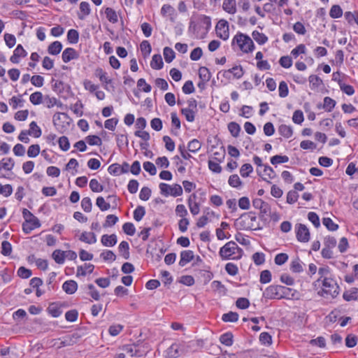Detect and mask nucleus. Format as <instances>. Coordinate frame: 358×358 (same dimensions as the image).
I'll return each mask as SVG.
<instances>
[{"label": "nucleus", "mask_w": 358, "mask_h": 358, "mask_svg": "<svg viewBox=\"0 0 358 358\" xmlns=\"http://www.w3.org/2000/svg\"><path fill=\"white\" fill-rule=\"evenodd\" d=\"M201 148V143L197 139H193L189 142L187 149L191 152H196Z\"/></svg>", "instance_id": "nucleus-42"}, {"label": "nucleus", "mask_w": 358, "mask_h": 358, "mask_svg": "<svg viewBox=\"0 0 358 358\" xmlns=\"http://www.w3.org/2000/svg\"><path fill=\"white\" fill-rule=\"evenodd\" d=\"M220 341L226 346H231L233 345V335L230 332L225 333L220 336Z\"/></svg>", "instance_id": "nucleus-37"}, {"label": "nucleus", "mask_w": 358, "mask_h": 358, "mask_svg": "<svg viewBox=\"0 0 358 358\" xmlns=\"http://www.w3.org/2000/svg\"><path fill=\"white\" fill-rule=\"evenodd\" d=\"M243 250L234 241L227 243L220 250L219 254L223 259L237 260L241 258Z\"/></svg>", "instance_id": "nucleus-1"}, {"label": "nucleus", "mask_w": 358, "mask_h": 358, "mask_svg": "<svg viewBox=\"0 0 358 358\" xmlns=\"http://www.w3.org/2000/svg\"><path fill=\"white\" fill-rule=\"evenodd\" d=\"M263 173H261L260 171H258L259 172V174L262 176H265L266 178H264V180H266L267 178L268 179H273L276 177V173L274 171V170L269 166L265 165L263 166Z\"/></svg>", "instance_id": "nucleus-29"}, {"label": "nucleus", "mask_w": 358, "mask_h": 358, "mask_svg": "<svg viewBox=\"0 0 358 358\" xmlns=\"http://www.w3.org/2000/svg\"><path fill=\"white\" fill-rule=\"evenodd\" d=\"M213 211H208L206 215L201 216L196 222V226L199 228L203 227L208 222L209 217L214 216Z\"/></svg>", "instance_id": "nucleus-35"}, {"label": "nucleus", "mask_w": 358, "mask_h": 358, "mask_svg": "<svg viewBox=\"0 0 358 358\" xmlns=\"http://www.w3.org/2000/svg\"><path fill=\"white\" fill-rule=\"evenodd\" d=\"M78 57V53L77 51L72 48H66L62 55V60L64 63H68L71 60L77 59Z\"/></svg>", "instance_id": "nucleus-12"}, {"label": "nucleus", "mask_w": 358, "mask_h": 358, "mask_svg": "<svg viewBox=\"0 0 358 358\" xmlns=\"http://www.w3.org/2000/svg\"><path fill=\"white\" fill-rule=\"evenodd\" d=\"M252 170L253 168L251 164H244L240 169V173L242 177L245 178L249 176L250 173L252 171Z\"/></svg>", "instance_id": "nucleus-64"}, {"label": "nucleus", "mask_w": 358, "mask_h": 358, "mask_svg": "<svg viewBox=\"0 0 358 358\" xmlns=\"http://www.w3.org/2000/svg\"><path fill=\"white\" fill-rule=\"evenodd\" d=\"M161 14L164 17L169 16L171 20L174 21L176 10L171 5L164 4L161 8Z\"/></svg>", "instance_id": "nucleus-24"}, {"label": "nucleus", "mask_w": 358, "mask_h": 358, "mask_svg": "<svg viewBox=\"0 0 358 358\" xmlns=\"http://www.w3.org/2000/svg\"><path fill=\"white\" fill-rule=\"evenodd\" d=\"M122 230L126 234L129 236H133L136 232L135 227L131 222L124 223L122 226Z\"/></svg>", "instance_id": "nucleus-56"}, {"label": "nucleus", "mask_w": 358, "mask_h": 358, "mask_svg": "<svg viewBox=\"0 0 358 358\" xmlns=\"http://www.w3.org/2000/svg\"><path fill=\"white\" fill-rule=\"evenodd\" d=\"M194 252L192 250H184L180 252L179 265L182 267L190 262L194 259Z\"/></svg>", "instance_id": "nucleus-14"}, {"label": "nucleus", "mask_w": 358, "mask_h": 358, "mask_svg": "<svg viewBox=\"0 0 358 358\" xmlns=\"http://www.w3.org/2000/svg\"><path fill=\"white\" fill-rule=\"evenodd\" d=\"M289 161V157L286 155H275L271 158V163L273 165L286 163Z\"/></svg>", "instance_id": "nucleus-49"}, {"label": "nucleus", "mask_w": 358, "mask_h": 358, "mask_svg": "<svg viewBox=\"0 0 358 358\" xmlns=\"http://www.w3.org/2000/svg\"><path fill=\"white\" fill-rule=\"evenodd\" d=\"M228 129L234 137H237L241 131V127L236 122H231L228 124Z\"/></svg>", "instance_id": "nucleus-50"}, {"label": "nucleus", "mask_w": 358, "mask_h": 358, "mask_svg": "<svg viewBox=\"0 0 358 358\" xmlns=\"http://www.w3.org/2000/svg\"><path fill=\"white\" fill-rule=\"evenodd\" d=\"M47 311L53 317H58L62 313L60 307L55 303H50L49 305L47 308Z\"/></svg>", "instance_id": "nucleus-28"}, {"label": "nucleus", "mask_w": 358, "mask_h": 358, "mask_svg": "<svg viewBox=\"0 0 358 358\" xmlns=\"http://www.w3.org/2000/svg\"><path fill=\"white\" fill-rule=\"evenodd\" d=\"M68 119L67 114L64 113H57L53 115V124L57 129L60 128V122Z\"/></svg>", "instance_id": "nucleus-34"}, {"label": "nucleus", "mask_w": 358, "mask_h": 358, "mask_svg": "<svg viewBox=\"0 0 358 358\" xmlns=\"http://www.w3.org/2000/svg\"><path fill=\"white\" fill-rule=\"evenodd\" d=\"M290 269L294 273H300L303 271L302 264L299 258L296 257L291 262Z\"/></svg>", "instance_id": "nucleus-44"}, {"label": "nucleus", "mask_w": 358, "mask_h": 358, "mask_svg": "<svg viewBox=\"0 0 358 358\" xmlns=\"http://www.w3.org/2000/svg\"><path fill=\"white\" fill-rule=\"evenodd\" d=\"M236 224L241 229L243 230H255L259 228L257 217L255 213L252 212L242 214L236 220Z\"/></svg>", "instance_id": "nucleus-2"}, {"label": "nucleus", "mask_w": 358, "mask_h": 358, "mask_svg": "<svg viewBox=\"0 0 358 358\" xmlns=\"http://www.w3.org/2000/svg\"><path fill=\"white\" fill-rule=\"evenodd\" d=\"M79 8L80 11L78 13V17L80 20H84L91 13L90 6L88 2L82 1L80 3Z\"/></svg>", "instance_id": "nucleus-16"}, {"label": "nucleus", "mask_w": 358, "mask_h": 358, "mask_svg": "<svg viewBox=\"0 0 358 358\" xmlns=\"http://www.w3.org/2000/svg\"><path fill=\"white\" fill-rule=\"evenodd\" d=\"M30 102L34 105H39L43 102V96L41 92H35L29 96Z\"/></svg>", "instance_id": "nucleus-36"}, {"label": "nucleus", "mask_w": 358, "mask_h": 358, "mask_svg": "<svg viewBox=\"0 0 358 358\" xmlns=\"http://www.w3.org/2000/svg\"><path fill=\"white\" fill-rule=\"evenodd\" d=\"M79 34L76 29H70L67 33V40L70 43L75 44L78 42Z\"/></svg>", "instance_id": "nucleus-39"}, {"label": "nucleus", "mask_w": 358, "mask_h": 358, "mask_svg": "<svg viewBox=\"0 0 358 358\" xmlns=\"http://www.w3.org/2000/svg\"><path fill=\"white\" fill-rule=\"evenodd\" d=\"M117 242V236L115 234H104L101 236V243L103 246L113 247Z\"/></svg>", "instance_id": "nucleus-15"}, {"label": "nucleus", "mask_w": 358, "mask_h": 358, "mask_svg": "<svg viewBox=\"0 0 358 358\" xmlns=\"http://www.w3.org/2000/svg\"><path fill=\"white\" fill-rule=\"evenodd\" d=\"M192 197L194 199H195L196 195L195 194L191 195L187 200V203H188V206H189L191 213L193 215H196L199 213V211H200L199 204L197 202H196L195 201H193Z\"/></svg>", "instance_id": "nucleus-22"}, {"label": "nucleus", "mask_w": 358, "mask_h": 358, "mask_svg": "<svg viewBox=\"0 0 358 358\" xmlns=\"http://www.w3.org/2000/svg\"><path fill=\"white\" fill-rule=\"evenodd\" d=\"M94 266L92 264H85L83 266H79L77 268V276L82 275L85 276L87 273H91L93 272Z\"/></svg>", "instance_id": "nucleus-21"}, {"label": "nucleus", "mask_w": 358, "mask_h": 358, "mask_svg": "<svg viewBox=\"0 0 358 358\" xmlns=\"http://www.w3.org/2000/svg\"><path fill=\"white\" fill-rule=\"evenodd\" d=\"M43 102L45 104L47 108H50L57 104L58 100L55 97L46 95L43 98Z\"/></svg>", "instance_id": "nucleus-57"}, {"label": "nucleus", "mask_w": 358, "mask_h": 358, "mask_svg": "<svg viewBox=\"0 0 358 358\" xmlns=\"http://www.w3.org/2000/svg\"><path fill=\"white\" fill-rule=\"evenodd\" d=\"M118 221V217L115 215H108L106 216V221L103 223V227H109L115 225Z\"/></svg>", "instance_id": "nucleus-55"}, {"label": "nucleus", "mask_w": 358, "mask_h": 358, "mask_svg": "<svg viewBox=\"0 0 358 358\" xmlns=\"http://www.w3.org/2000/svg\"><path fill=\"white\" fill-rule=\"evenodd\" d=\"M222 8L229 14H235L237 10L236 0H224L222 3Z\"/></svg>", "instance_id": "nucleus-17"}, {"label": "nucleus", "mask_w": 358, "mask_h": 358, "mask_svg": "<svg viewBox=\"0 0 358 358\" xmlns=\"http://www.w3.org/2000/svg\"><path fill=\"white\" fill-rule=\"evenodd\" d=\"M163 55L166 62L170 63L175 58V52L172 48L169 47H165L163 50Z\"/></svg>", "instance_id": "nucleus-40"}, {"label": "nucleus", "mask_w": 358, "mask_h": 358, "mask_svg": "<svg viewBox=\"0 0 358 358\" xmlns=\"http://www.w3.org/2000/svg\"><path fill=\"white\" fill-rule=\"evenodd\" d=\"M185 351L183 343H173L166 350V357L168 358H176Z\"/></svg>", "instance_id": "nucleus-9"}, {"label": "nucleus", "mask_w": 358, "mask_h": 358, "mask_svg": "<svg viewBox=\"0 0 358 358\" xmlns=\"http://www.w3.org/2000/svg\"><path fill=\"white\" fill-rule=\"evenodd\" d=\"M62 47L61 42L58 41H54L49 45L48 52L52 55H57L61 52Z\"/></svg>", "instance_id": "nucleus-23"}, {"label": "nucleus", "mask_w": 358, "mask_h": 358, "mask_svg": "<svg viewBox=\"0 0 358 358\" xmlns=\"http://www.w3.org/2000/svg\"><path fill=\"white\" fill-rule=\"evenodd\" d=\"M282 290H286L284 286L280 285H271L268 287L263 293L265 298L273 299H282L283 292Z\"/></svg>", "instance_id": "nucleus-8"}, {"label": "nucleus", "mask_w": 358, "mask_h": 358, "mask_svg": "<svg viewBox=\"0 0 358 358\" xmlns=\"http://www.w3.org/2000/svg\"><path fill=\"white\" fill-rule=\"evenodd\" d=\"M181 113L185 117L187 121L189 122H192L194 121L195 114L196 113V111L189 110L185 108L181 110Z\"/></svg>", "instance_id": "nucleus-51"}, {"label": "nucleus", "mask_w": 358, "mask_h": 358, "mask_svg": "<svg viewBox=\"0 0 358 358\" xmlns=\"http://www.w3.org/2000/svg\"><path fill=\"white\" fill-rule=\"evenodd\" d=\"M322 224L329 230L334 231L338 229V225L333 222L329 217H324L322 219Z\"/></svg>", "instance_id": "nucleus-46"}, {"label": "nucleus", "mask_w": 358, "mask_h": 358, "mask_svg": "<svg viewBox=\"0 0 358 358\" xmlns=\"http://www.w3.org/2000/svg\"><path fill=\"white\" fill-rule=\"evenodd\" d=\"M336 106V101L333 99L326 96L324 99L322 108L327 112H331Z\"/></svg>", "instance_id": "nucleus-38"}, {"label": "nucleus", "mask_w": 358, "mask_h": 358, "mask_svg": "<svg viewBox=\"0 0 358 358\" xmlns=\"http://www.w3.org/2000/svg\"><path fill=\"white\" fill-rule=\"evenodd\" d=\"M215 32L218 38L227 41L229 38V22L224 19L220 20L215 26Z\"/></svg>", "instance_id": "nucleus-7"}, {"label": "nucleus", "mask_w": 358, "mask_h": 358, "mask_svg": "<svg viewBox=\"0 0 358 358\" xmlns=\"http://www.w3.org/2000/svg\"><path fill=\"white\" fill-rule=\"evenodd\" d=\"M229 185L233 187H240L242 185V181L237 174H234L229 176L228 180Z\"/></svg>", "instance_id": "nucleus-45"}, {"label": "nucleus", "mask_w": 358, "mask_h": 358, "mask_svg": "<svg viewBox=\"0 0 358 358\" xmlns=\"http://www.w3.org/2000/svg\"><path fill=\"white\" fill-rule=\"evenodd\" d=\"M79 338L80 336L78 334H67L65 336L60 338L58 348L73 345L78 342Z\"/></svg>", "instance_id": "nucleus-11"}, {"label": "nucleus", "mask_w": 358, "mask_h": 358, "mask_svg": "<svg viewBox=\"0 0 358 358\" xmlns=\"http://www.w3.org/2000/svg\"><path fill=\"white\" fill-rule=\"evenodd\" d=\"M296 236L299 242L306 243L310 240L309 230L303 224L296 225Z\"/></svg>", "instance_id": "nucleus-10"}, {"label": "nucleus", "mask_w": 358, "mask_h": 358, "mask_svg": "<svg viewBox=\"0 0 358 358\" xmlns=\"http://www.w3.org/2000/svg\"><path fill=\"white\" fill-rule=\"evenodd\" d=\"M252 36L259 45H264L268 41V37L264 34L260 33L256 30L252 31Z\"/></svg>", "instance_id": "nucleus-31"}, {"label": "nucleus", "mask_w": 358, "mask_h": 358, "mask_svg": "<svg viewBox=\"0 0 358 358\" xmlns=\"http://www.w3.org/2000/svg\"><path fill=\"white\" fill-rule=\"evenodd\" d=\"M159 189L160 193L165 196H172L176 197L182 194V188L178 184L170 185L162 182L159 184Z\"/></svg>", "instance_id": "nucleus-6"}, {"label": "nucleus", "mask_w": 358, "mask_h": 358, "mask_svg": "<svg viewBox=\"0 0 358 358\" xmlns=\"http://www.w3.org/2000/svg\"><path fill=\"white\" fill-rule=\"evenodd\" d=\"M52 257L56 263L62 264L65 261V251L56 250L52 252Z\"/></svg>", "instance_id": "nucleus-33"}, {"label": "nucleus", "mask_w": 358, "mask_h": 358, "mask_svg": "<svg viewBox=\"0 0 358 358\" xmlns=\"http://www.w3.org/2000/svg\"><path fill=\"white\" fill-rule=\"evenodd\" d=\"M62 289L68 294H74L78 289V284L75 280H66L62 285Z\"/></svg>", "instance_id": "nucleus-19"}, {"label": "nucleus", "mask_w": 358, "mask_h": 358, "mask_svg": "<svg viewBox=\"0 0 358 358\" xmlns=\"http://www.w3.org/2000/svg\"><path fill=\"white\" fill-rule=\"evenodd\" d=\"M252 206L256 209H259L262 213L267 214L270 211V207L267 203L261 199H255L252 201Z\"/></svg>", "instance_id": "nucleus-13"}, {"label": "nucleus", "mask_w": 358, "mask_h": 358, "mask_svg": "<svg viewBox=\"0 0 358 358\" xmlns=\"http://www.w3.org/2000/svg\"><path fill=\"white\" fill-rule=\"evenodd\" d=\"M1 254L4 256H8L11 254L12 252V245L11 244L7 241H3L2 243H1Z\"/></svg>", "instance_id": "nucleus-58"}, {"label": "nucleus", "mask_w": 358, "mask_h": 358, "mask_svg": "<svg viewBox=\"0 0 358 358\" xmlns=\"http://www.w3.org/2000/svg\"><path fill=\"white\" fill-rule=\"evenodd\" d=\"M343 15V10L338 5H334L329 10V15L332 18L341 17Z\"/></svg>", "instance_id": "nucleus-43"}, {"label": "nucleus", "mask_w": 358, "mask_h": 358, "mask_svg": "<svg viewBox=\"0 0 358 358\" xmlns=\"http://www.w3.org/2000/svg\"><path fill=\"white\" fill-rule=\"evenodd\" d=\"M235 44L244 53L252 52L255 49V44L251 38L247 34L238 32L233 38L231 45Z\"/></svg>", "instance_id": "nucleus-3"}, {"label": "nucleus", "mask_w": 358, "mask_h": 358, "mask_svg": "<svg viewBox=\"0 0 358 358\" xmlns=\"http://www.w3.org/2000/svg\"><path fill=\"white\" fill-rule=\"evenodd\" d=\"M95 76L99 78L101 82L106 85L112 82V80L108 77L107 73L101 68H97L95 70Z\"/></svg>", "instance_id": "nucleus-27"}, {"label": "nucleus", "mask_w": 358, "mask_h": 358, "mask_svg": "<svg viewBox=\"0 0 358 358\" xmlns=\"http://www.w3.org/2000/svg\"><path fill=\"white\" fill-rule=\"evenodd\" d=\"M90 187L94 192H101L103 190V187L96 179H92L90 182Z\"/></svg>", "instance_id": "nucleus-53"}, {"label": "nucleus", "mask_w": 358, "mask_h": 358, "mask_svg": "<svg viewBox=\"0 0 358 358\" xmlns=\"http://www.w3.org/2000/svg\"><path fill=\"white\" fill-rule=\"evenodd\" d=\"M22 215L24 219L22 224V230L26 234H30L32 230L41 227L39 220L29 210L24 208Z\"/></svg>", "instance_id": "nucleus-5"}, {"label": "nucleus", "mask_w": 358, "mask_h": 358, "mask_svg": "<svg viewBox=\"0 0 358 358\" xmlns=\"http://www.w3.org/2000/svg\"><path fill=\"white\" fill-rule=\"evenodd\" d=\"M96 204L101 211H106L110 208V203L106 202L102 196L97 197Z\"/></svg>", "instance_id": "nucleus-47"}, {"label": "nucleus", "mask_w": 358, "mask_h": 358, "mask_svg": "<svg viewBox=\"0 0 358 358\" xmlns=\"http://www.w3.org/2000/svg\"><path fill=\"white\" fill-rule=\"evenodd\" d=\"M85 142L90 145H101L102 143L101 138L96 135L87 136L85 138Z\"/></svg>", "instance_id": "nucleus-48"}, {"label": "nucleus", "mask_w": 358, "mask_h": 358, "mask_svg": "<svg viewBox=\"0 0 358 358\" xmlns=\"http://www.w3.org/2000/svg\"><path fill=\"white\" fill-rule=\"evenodd\" d=\"M59 148L64 150L67 151L70 148V143L66 136H62L58 140Z\"/></svg>", "instance_id": "nucleus-62"}, {"label": "nucleus", "mask_w": 358, "mask_h": 358, "mask_svg": "<svg viewBox=\"0 0 358 358\" xmlns=\"http://www.w3.org/2000/svg\"><path fill=\"white\" fill-rule=\"evenodd\" d=\"M222 320L224 322H236L238 319V315L234 312H229L228 313H225L222 315Z\"/></svg>", "instance_id": "nucleus-54"}, {"label": "nucleus", "mask_w": 358, "mask_h": 358, "mask_svg": "<svg viewBox=\"0 0 358 358\" xmlns=\"http://www.w3.org/2000/svg\"><path fill=\"white\" fill-rule=\"evenodd\" d=\"M278 131L280 135L287 138L291 137L293 134L292 129L291 128V127L285 124L280 125L278 128Z\"/></svg>", "instance_id": "nucleus-41"}, {"label": "nucleus", "mask_w": 358, "mask_h": 358, "mask_svg": "<svg viewBox=\"0 0 358 358\" xmlns=\"http://www.w3.org/2000/svg\"><path fill=\"white\" fill-rule=\"evenodd\" d=\"M322 282V289L319 292V294L324 297H327V296H330L333 299L336 297L339 293V286L337 282L329 277H325Z\"/></svg>", "instance_id": "nucleus-4"}, {"label": "nucleus", "mask_w": 358, "mask_h": 358, "mask_svg": "<svg viewBox=\"0 0 358 358\" xmlns=\"http://www.w3.org/2000/svg\"><path fill=\"white\" fill-rule=\"evenodd\" d=\"M150 66L153 69L159 70L162 69L164 63L162 56L159 54L154 55L150 62Z\"/></svg>", "instance_id": "nucleus-25"}, {"label": "nucleus", "mask_w": 358, "mask_h": 358, "mask_svg": "<svg viewBox=\"0 0 358 358\" xmlns=\"http://www.w3.org/2000/svg\"><path fill=\"white\" fill-rule=\"evenodd\" d=\"M105 14L106 18L110 22L115 24L118 22V15L117 12L112 8H106L105 9Z\"/></svg>", "instance_id": "nucleus-26"}, {"label": "nucleus", "mask_w": 358, "mask_h": 358, "mask_svg": "<svg viewBox=\"0 0 358 358\" xmlns=\"http://www.w3.org/2000/svg\"><path fill=\"white\" fill-rule=\"evenodd\" d=\"M199 75L201 80L208 81L210 79V73L206 67L202 66L199 70Z\"/></svg>", "instance_id": "nucleus-61"}, {"label": "nucleus", "mask_w": 358, "mask_h": 358, "mask_svg": "<svg viewBox=\"0 0 358 358\" xmlns=\"http://www.w3.org/2000/svg\"><path fill=\"white\" fill-rule=\"evenodd\" d=\"M145 214V208L139 206L134 211V218L136 221H141Z\"/></svg>", "instance_id": "nucleus-52"}, {"label": "nucleus", "mask_w": 358, "mask_h": 358, "mask_svg": "<svg viewBox=\"0 0 358 358\" xmlns=\"http://www.w3.org/2000/svg\"><path fill=\"white\" fill-rule=\"evenodd\" d=\"M279 96L282 98L286 97L289 94L287 84L285 81H281L278 87Z\"/></svg>", "instance_id": "nucleus-60"}, {"label": "nucleus", "mask_w": 358, "mask_h": 358, "mask_svg": "<svg viewBox=\"0 0 358 358\" xmlns=\"http://www.w3.org/2000/svg\"><path fill=\"white\" fill-rule=\"evenodd\" d=\"M81 207L86 213H90L92 210V203L90 197H85L81 201Z\"/></svg>", "instance_id": "nucleus-59"}, {"label": "nucleus", "mask_w": 358, "mask_h": 358, "mask_svg": "<svg viewBox=\"0 0 358 358\" xmlns=\"http://www.w3.org/2000/svg\"><path fill=\"white\" fill-rule=\"evenodd\" d=\"M344 18L350 25L353 26L356 24L358 26V10L353 12L346 11L344 13Z\"/></svg>", "instance_id": "nucleus-18"}, {"label": "nucleus", "mask_w": 358, "mask_h": 358, "mask_svg": "<svg viewBox=\"0 0 358 358\" xmlns=\"http://www.w3.org/2000/svg\"><path fill=\"white\" fill-rule=\"evenodd\" d=\"M120 254L123 257L124 259H128L129 258V246L127 241H122L118 247Z\"/></svg>", "instance_id": "nucleus-30"}, {"label": "nucleus", "mask_w": 358, "mask_h": 358, "mask_svg": "<svg viewBox=\"0 0 358 358\" xmlns=\"http://www.w3.org/2000/svg\"><path fill=\"white\" fill-rule=\"evenodd\" d=\"M40 153V146L38 144L31 145L27 150V155L29 157H35Z\"/></svg>", "instance_id": "nucleus-63"}, {"label": "nucleus", "mask_w": 358, "mask_h": 358, "mask_svg": "<svg viewBox=\"0 0 358 358\" xmlns=\"http://www.w3.org/2000/svg\"><path fill=\"white\" fill-rule=\"evenodd\" d=\"M27 132H29V135L33 136L35 138H38L41 136V129L34 121L30 123L29 129Z\"/></svg>", "instance_id": "nucleus-32"}, {"label": "nucleus", "mask_w": 358, "mask_h": 358, "mask_svg": "<svg viewBox=\"0 0 358 358\" xmlns=\"http://www.w3.org/2000/svg\"><path fill=\"white\" fill-rule=\"evenodd\" d=\"M79 240L82 242L88 243V244H94L96 243V236L93 232H87L84 231L81 234Z\"/></svg>", "instance_id": "nucleus-20"}]
</instances>
